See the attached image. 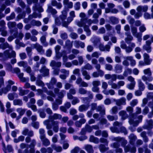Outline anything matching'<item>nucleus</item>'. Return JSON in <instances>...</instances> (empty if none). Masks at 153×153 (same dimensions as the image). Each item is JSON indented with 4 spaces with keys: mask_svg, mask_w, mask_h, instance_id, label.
<instances>
[{
    "mask_svg": "<svg viewBox=\"0 0 153 153\" xmlns=\"http://www.w3.org/2000/svg\"><path fill=\"white\" fill-rule=\"evenodd\" d=\"M7 48H9L11 51L10 52L9 50L5 51L3 53H0V60L2 61L7 60L8 58L15 57L16 56L15 52L13 51V47L12 46L10 45L7 42L0 45V48L4 50Z\"/></svg>",
    "mask_w": 153,
    "mask_h": 153,
    "instance_id": "1",
    "label": "nucleus"
},
{
    "mask_svg": "<svg viewBox=\"0 0 153 153\" xmlns=\"http://www.w3.org/2000/svg\"><path fill=\"white\" fill-rule=\"evenodd\" d=\"M62 117V116L61 114L55 113L53 115H50L48 117L49 119L44 121L43 123L44 125L46 126L47 128L49 129L52 128V126L50 124V120H59Z\"/></svg>",
    "mask_w": 153,
    "mask_h": 153,
    "instance_id": "2",
    "label": "nucleus"
},
{
    "mask_svg": "<svg viewBox=\"0 0 153 153\" xmlns=\"http://www.w3.org/2000/svg\"><path fill=\"white\" fill-rule=\"evenodd\" d=\"M36 91L38 92V94L40 95L41 98L43 99H46V95L44 93H46L47 95H50L53 97H55V95L53 91H48L46 87L43 88V90L38 89Z\"/></svg>",
    "mask_w": 153,
    "mask_h": 153,
    "instance_id": "3",
    "label": "nucleus"
},
{
    "mask_svg": "<svg viewBox=\"0 0 153 153\" xmlns=\"http://www.w3.org/2000/svg\"><path fill=\"white\" fill-rule=\"evenodd\" d=\"M22 135L25 136H27L25 138V141L26 143H30L31 140V137L34 135V132L33 130H29L27 128H24L22 132Z\"/></svg>",
    "mask_w": 153,
    "mask_h": 153,
    "instance_id": "4",
    "label": "nucleus"
},
{
    "mask_svg": "<svg viewBox=\"0 0 153 153\" xmlns=\"http://www.w3.org/2000/svg\"><path fill=\"white\" fill-rule=\"evenodd\" d=\"M76 16L74 11H71L69 13V16L67 19L66 21L62 22V26L67 28L69 24L74 20Z\"/></svg>",
    "mask_w": 153,
    "mask_h": 153,
    "instance_id": "5",
    "label": "nucleus"
},
{
    "mask_svg": "<svg viewBox=\"0 0 153 153\" xmlns=\"http://www.w3.org/2000/svg\"><path fill=\"white\" fill-rule=\"evenodd\" d=\"M108 83L111 86L112 88L116 89H119L121 87L123 86L125 84V82L123 81H120L117 83H116L112 81H108Z\"/></svg>",
    "mask_w": 153,
    "mask_h": 153,
    "instance_id": "6",
    "label": "nucleus"
},
{
    "mask_svg": "<svg viewBox=\"0 0 153 153\" xmlns=\"http://www.w3.org/2000/svg\"><path fill=\"white\" fill-rule=\"evenodd\" d=\"M142 79L145 82V84L147 85L148 89L151 90H153V85L148 83L151 82L153 80V78L151 76L147 77L144 75L142 77Z\"/></svg>",
    "mask_w": 153,
    "mask_h": 153,
    "instance_id": "7",
    "label": "nucleus"
},
{
    "mask_svg": "<svg viewBox=\"0 0 153 153\" xmlns=\"http://www.w3.org/2000/svg\"><path fill=\"white\" fill-rule=\"evenodd\" d=\"M135 112L130 115V119H129V123L130 124L134 123V120L137 117V115L140 114L141 112V109L140 107H137L135 108Z\"/></svg>",
    "mask_w": 153,
    "mask_h": 153,
    "instance_id": "8",
    "label": "nucleus"
},
{
    "mask_svg": "<svg viewBox=\"0 0 153 153\" xmlns=\"http://www.w3.org/2000/svg\"><path fill=\"white\" fill-rule=\"evenodd\" d=\"M122 123L119 122L118 121H115L113 125L114 127H111L110 128L111 131L113 133H120V131L115 126H121L122 125Z\"/></svg>",
    "mask_w": 153,
    "mask_h": 153,
    "instance_id": "9",
    "label": "nucleus"
},
{
    "mask_svg": "<svg viewBox=\"0 0 153 153\" xmlns=\"http://www.w3.org/2000/svg\"><path fill=\"white\" fill-rule=\"evenodd\" d=\"M152 42L150 40H147L146 41L145 44L143 46V50L146 51L147 53H150L152 51L151 45Z\"/></svg>",
    "mask_w": 153,
    "mask_h": 153,
    "instance_id": "10",
    "label": "nucleus"
},
{
    "mask_svg": "<svg viewBox=\"0 0 153 153\" xmlns=\"http://www.w3.org/2000/svg\"><path fill=\"white\" fill-rule=\"evenodd\" d=\"M125 152H130L131 153H135L136 151V148L133 145L131 146L130 145H128L127 146L124 147Z\"/></svg>",
    "mask_w": 153,
    "mask_h": 153,
    "instance_id": "11",
    "label": "nucleus"
},
{
    "mask_svg": "<svg viewBox=\"0 0 153 153\" xmlns=\"http://www.w3.org/2000/svg\"><path fill=\"white\" fill-rule=\"evenodd\" d=\"M143 57L145 64L147 65H150L152 61V59L150 58L149 55L145 53L143 54Z\"/></svg>",
    "mask_w": 153,
    "mask_h": 153,
    "instance_id": "12",
    "label": "nucleus"
},
{
    "mask_svg": "<svg viewBox=\"0 0 153 153\" xmlns=\"http://www.w3.org/2000/svg\"><path fill=\"white\" fill-rule=\"evenodd\" d=\"M59 89L57 88H55L54 89V93L58 94V97L60 98H62L64 96V94H65L66 91L64 90H62L59 91Z\"/></svg>",
    "mask_w": 153,
    "mask_h": 153,
    "instance_id": "13",
    "label": "nucleus"
},
{
    "mask_svg": "<svg viewBox=\"0 0 153 153\" xmlns=\"http://www.w3.org/2000/svg\"><path fill=\"white\" fill-rule=\"evenodd\" d=\"M146 124L145 125L143 128L145 129L150 130L151 129L153 126V120L152 119L147 120H146Z\"/></svg>",
    "mask_w": 153,
    "mask_h": 153,
    "instance_id": "14",
    "label": "nucleus"
},
{
    "mask_svg": "<svg viewBox=\"0 0 153 153\" xmlns=\"http://www.w3.org/2000/svg\"><path fill=\"white\" fill-rule=\"evenodd\" d=\"M33 46L40 54H42L44 53L45 51L42 46L36 43L33 45Z\"/></svg>",
    "mask_w": 153,
    "mask_h": 153,
    "instance_id": "15",
    "label": "nucleus"
},
{
    "mask_svg": "<svg viewBox=\"0 0 153 153\" xmlns=\"http://www.w3.org/2000/svg\"><path fill=\"white\" fill-rule=\"evenodd\" d=\"M112 140L117 142H120L122 146L123 147L127 143V141L125 140L124 138L119 137H114L112 139Z\"/></svg>",
    "mask_w": 153,
    "mask_h": 153,
    "instance_id": "16",
    "label": "nucleus"
},
{
    "mask_svg": "<svg viewBox=\"0 0 153 153\" xmlns=\"http://www.w3.org/2000/svg\"><path fill=\"white\" fill-rule=\"evenodd\" d=\"M57 82L56 79L54 77L51 78L49 83H47L46 84L48 88L49 89H52L53 88V85Z\"/></svg>",
    "mask_w": 153,
    "mask_h": 153,
    "instance_id": "17",
    "label": "nucleus"
},
{
    "mask_svg": "<svg viewBox=\"0 0 153 153\" xmlns=\"http://www.w3.org/2000/svg\"><path fill=\"white\" fill-rule=\"evenodd\" d=\"M117 75L116 74H105L104 77L105 79L107 80H109L110 79L112 80L111 81L113 82V81H116L117 79Z\"/></svg>",
    "mask_w": 153,
    "mask_h": 153,
    "instance_id": "18",
    "label": "nucleus"
},
{
    "mask_svg": "<svg viewBox=\"0 0 153 153\" xmlns=\"http://www.w3.org/2000/svg\"><path fill=\"white\" fill-rule=\"evenodd\" d=\"M114 100L116 102V105L118 106H120L122 105H125L126 104V99L124 97L118 100L114 99Z\"/></svg>",
    "mask_w": 153,
    "mask_h": 153,
    "instance_id": "19",
    "label": "nucleus"
},
{
    "mask_svg": "<svg viewBox=\"0 0 153 153\" xmlns=\"http://www.w3.org/2000/svg\"><path fill=\"white\" fill-rule=\"evenodd\" d=\"M62 65V63L60 62H56L54 60L51 61L50 63V66L54 69L56 68H59Z\"/></svg>",
    "mask_w": 153,
    "mask_h": 153,
    "instance_id": "20",
    "label": "nucleus"
},
{
    "mask_svg": "<svg viewBox=\"0 0 153 153\" xmlns=\"http://www.w3.org/2000/svg\"><path fill=\"white\" fill-rule=\"evenodd\" d=\"M148 9V7L147 5L144 6L140 5L137 8V10L138 12H146Z\"/></svg>",
    "mask_w": 153,
    "mask_h": 153,
    "instance_id": "21",
    "label": "nucleus"
},
{
    "mask_svg": "<svg viewBox=\"0 0 153 153\" xmlns=\"http://www.w3.org/2000/svg\"><path fill=\"white\" fill-rule=\"evenodd\" d=\"M59 122L57 121H52V125H51L52 127H53V131L56 133L57 132L59 131Z\"/></svg>",
    "mask_w": 153,
    "mask_h": 153,
    "instance_id": "22",
    "label": "nucleus"
},
{
    "mask_svg": "<svg viewBox=\"0 0 153 153\" xmlns=\"http://www.w3.org/2000/svg\"><path fill=\"white\" fill-rule=\"evenodd\" d=\"M125 34L126 36V37L125 38V40L126 43L129 44L130 42L133 40V37L131 35L130 32H126Z\"/></svg>",
    "mask_w": 153,
    "mask_h": 153,
    "instance_id": "23",
    "label": "nucleus"
},
{
    "mask_svg": "<svg viewBox=\"0 0 153 153\" xmlns=\"http://www.w3.org/2000/svg\"><path fill=\"white\" fill-rule=\"evenodd\" d=\"M63 4L64 6L68 8L71 9L73 7V3L70 1L69 0H63Z\"/></svg>",
    "mask_w": 153,
    "mask_h": 153,
    "instance_id": "24",
    "label": "nucleus"
},
{
    "mask_svg": "<svg viewBox=\"0 0 153 153\" xmlns=\"http://www.w3.org/2000/svg\"><path fill=\"white\" fill-rule=\"evenodd\" d=\"M123 67L122 65L119 64H116L114 67V71L115 73L120 74L123 71Z\"/></svg>",
    "mask_w": 153,
    "mask_h": 153,
    "instance_id": "25",
    "label": "nucleus"
},
{
    "mask_svg": "<svg viewBox=\"0 0 153 153\" xmlns=\"http://www.w3.org/2000/svg\"><path fill=\"white\" fill-rule=\"evenodd\" d=\"M148 106L151 108V111L148 115V117L150 118L153 117V102H149L148 104Z\"/></svg>",
    "mask_w": 153,
    "mask_h": 153,
    "instance_id": "26",
    "label": "nucleus"
},
{
    "mask_svg": "<svg viewBox=\"0 0 153 153\" xmlns=\"http://www.w3.org/2000/svg\"><path fill=\"white\" fill-rule=\"evenodd\" d=\"M119 115L121 117L123 120H125L128 117V115L125 111L122 110L119 113Z\"/></svg>",
    "mask_w": 153,
    "mask_h": 153,
    "instance_id": "27",
    "label": "nucleus"
},
{
    "mask_svg": "<svg viewBox=\"0 0 153 153\" xmlns=\"http://www.w3.org/2000/svg\"><path fill=\"white\" fill-rule=\"evenodd\" d=\"M129 46L127 47L126 51H127V53H129L132 51L133 49L136 46L135 43L133 42H130L128 44Z\"/></svg>",
    "mask_w": 153,
    "mask_h": 153,
    "instance_id": "28",
    "label": "nucleus"
},
{
    "mask_svg": "<svg viewBox=\"0 0 153 153\" xmlns=\"http://www.w3.org/2000/svg\"><path fill=\"white\" fill-rule=\"evenodd\" d=\"M51 4L53 6L56 7L58 9H60L62 7V4L59 2H58L55 0H53L51 1Z\"/></svg>",
    "mask_w": 153,
    "mask_h": 153,
    "instance_id": "29",
    "label": "nucleus"
},
{
    "mask_svg": "<svg viewBox=\"0 0 153 153\" xmlns=\"http://www.w3.org/2000/svg\"><path fill=\"white\" fill-rule=\"evenodd\" d=\"M40 73L43 74L44 76L48 75L49 74V69L46 68L45 66H43L40 70Z\"/></svg>",
    "mask_w": 153,
    "mask_h": 153,
    "instance_id": "30",
    "label": "nucleus"
},
{
    "mask_svg": "<svg viewBox=\"0 0 153 153\" xmlns=\"http://www.w3.org/2000/svg\"><path fill=\"white\" fill-rule=\"evenodd\" d=\"M42 142L43 145L47 146L50 144V142L49 140L46 138V136L40 138Z\"/></svg>",
    "mask_w": 153,
    "mask_h": 153,
    "instance_id": "31",
    "label": "nucleus"
},
{
    "mask_svg": "<svg viewBox=\"0 0 153 153\" xmlns=\"http://www.w3.org/2000/svg\"><path fill=\"white\" fill-rule=\"evenodd\" d=\"M84 149L88 153H93L94 150L91 145L89 144L85 145L84 146Z\"/></svg>",
    "mask_w": 153,
    "mask_h": 153,
    "instance_id": "32",
    "label": "nucleus"
},
{
    "mask_svg": "<svg viewBox=\"0 0 153 153\" xmlns=\"http://www.w3.org/2000/svg\"><path fill=\"white\" fill-rule=\"evenodd\" d=\"M18 90L19 91V95L21 96H23L27 94L29 92L28 90H24L20 87L19 88Z\"/></svg>",
    "mask_w": 153,
    "mask_h": 153,
    "instance_id": "33",
    "label": "nucleus"
},
{
    "mask_svg": "<svg viewBox=\"0 0 153 153\" xmlns=\"http://www.w3.org/2000/svg\"><path fill=\"white\" fill-rule=\"evenodd\" d=\"M41 43L44 47H47L48 45V44L46 41V37L45 36H42L40 39Z\"/></svg>",
    "mask_w": 153,
    "mask_h": 153,
    "instance_id": "34",
    "label": "nucleus"
},
{
    "mask_svg": "<svg viewBox=\"0 0 153 153\" xmlns=\"http://www.w3.org/2000/svg\"><path fill=\"white\" fill-rule=\"evenodd\" d=\"M143 117V116L142 115H140L137 117V118L138 120H137V117L134 119V123L133 124H131L132 125L134 126H136L139 122H141Z\"/></svg>",
    "mask_w": 153,
    "mask_h": 153,
    "instance_id": "35",
    "label": "nucleus"
},
{
    "mask_svg": "<svg viewBox=\"0 0 153 153\" xmlns=\"http://www.w3.org/2000/svg\"><path fill=\"white\" fill-rule=\"evenodd\" d=\"M3 150L4 153H7V152H10L13 151V149L12 146L11 145H7V147H5L4 145H3Z\"/></svg>",
    "mask_w": 153,
    "mask_h": 153,
    "instance_id": "36",
    "label": "nucleus"
},
{
    "mask_svg": "<svg viewBox=\"0 0 153 153\" xmlns=\"http://www.w3.org/2000/svg\"><path fill=\"white\" fill-rule=\"evenodd\" d=\"M81 71L82 75L84 76V79L87 80L90 79L91 77L87 71L85 70H82Z\"/></svg>",
    "mask_w": 153,
    "mask_h": 153,
    "instance_id": "37",
    "label": "nucleus"
},
{
    "mask_svg": "<svg viewBox=\"0 0 153 153\" xmlns=\"http://www.w3.org/2000/svg\"><path fill=\"white\" fill-rule=\"evenodd\" d=\"M88 108V105L82 104L79 106L78 110L80 112H82L87 110Z\"/></svg>",
    "mask_w": 153,
    "mask_h": 153,
    "instance_id": "38",
    "label": "nucleus"
},
{
    "mask_svg": "<svg viewBox=\"0 0 153 153\" xmlns=\"http://www.w3.org/2000/svg\"><path fill=\"white\" fill-rule=\"evenodd\" d=\"M47 12L48 13H51L52 15H54L57 13V11L55 9L53 8L51 6H49L47 10Z\"/></svg>",
    "mask_w": 153,
    "mask_h": 153,
    "instance_id": "39",
    "label": "nucleus"
},
{
    "mask_svg": "<svg viewBox=\"0 0 153 153\" xmlns=\"http://www.w3.org/2000/svg\"><path fill=\"white\" fill-rule=\"evenodd\" d=\"M129 138L130 139V142L131 145H133L135 140L137 139V137L134 134H131L129 136Z\"/></svg>",
    "mask_w": 153,
    "mask_h": 153,
    "instance_id": "40",
    "label": "nucleus"
},
{
    "mask_svg": "<svg viewBox=\"0 0 153 153\" xmlns=\"http://www.w3.org/2000/svg\"><path fill=\"white\" fill-rule=\"evenodd\" d=\"M89 140L90 142H93L95 143H98L99 142V139L97 137L93 135H91L89 138Z\"/></svg>",
    "mask_w": 153,
    "mask_h": 153,
    "instance_id": "41",
    "label": "nucleus"
},
{
    "mask_svg": "<svg viewBox=\"0 0 153 153\" xmlns=\"http://www.w3.org/2000/svg\"><path fill=\"white\" fill-rule=\"evenodd\" d=\"M93 68V67L89 63H87L81 68V70H84V69H85L90 70H92Z\"/></svg>",
    "mask_w": 153,
    "mask_h": 153,
    "instance_id": "42",
    "label": "nucleus"
},
{
    "mask_svg": "<svg viewBox=\"0 0 153 153\" xmlns=\"http://www.w3.org/2000/svg\"><path fill=\"white\" fill-rule=\"evenodd\" d=\"M13 104L15 105H17L19 106H22L23 105V103L22 100L17 99L13 100Z\"/></svg>",
    "mask_w": 153,
    "mask_h": 153,
    "instance_id": "43",
    "label": "nucleus"
},
{
    "mask_svg": "<svg viewBox=\"0 0 153 153\" xmlns=\"http://www.w3.org/2000/svg\"><path fill=\"white\" fill-rule=\"evenodd\" d=\"M62 14L60 16V17L62 21V22L65 21V20L66 18L67 13L65 10H63L62 12Z\"/></svg>",
    "mask_w": 153,
    "mask_h": 153,
    "instance_id": "44",
    "label": "nucleus"
},
{
    "mask_svg": "<svg viewBox=\"0 0 153 153\" xmlns=\"http://www.w3.org/2000/svg\"><path fill=\"white\" fill-rule=\"evenodd\" d=\"M138 84L139 89L141 91H143L145 89V86L141 79L138 80Z\"/></svg>",
    "mask_w": 153,
    "mask_h": 153,
    "instance_id": "45",
    "label": "nucleus"
},
{
    "mask_svg": "<svg viewBox=\"0 0 153 153\" xmlns=\"http://www.w3.org/2000/svg\"><path fill=\"white\" fill-rule=\"evenodd\" d=\"M109 19L111 23L113 25L117 24L119 22L118 19L114 16L109 17Z\"/></svg>",
    "mask_w": 153,
    "mask_h": 153,
    "instance_id": "46",
    "label": "nucleus"
},
{
    "mask_svg": "<svg viewBox=\"0 0 153 153\" xmlns=\"http://www.w3.org/2000/svg\"><path fill=\"white\" fill-rule=\"evenodd\" d=\"M10 90L9 88L7 86L5 87L0 89V95H1L3 94H6Z\"/></svg>",
    "mask_w": 153,
    "mask_h": 153,
    "instance_id": "47",
    "label": "nucleus"
},
{
    "mask_svg": "<svg viewBox=\"0 0 153 153\" xmlns=\"http://www.w3.org/2000/svg\"><path fill=\"white\" fill-rule=\"evenodd\" d=\"M103 92L106 95L110 94L111 95H114L115 93V91L112 89H111L108 91H103Z\"/></svg>",
    "mask_w": 153,
    "mask_h": 153,
    "instance_id": "48",
    "label": "nucleus"
},
{
    "mask_svg": "<svg viewBox=\"0 0 153 153\" xmlns=\"http://www.w3.org/2000/svg\"><path fill=\"white\" fill-rule=\"evenodd\" d=\"M14 97H15L16 98L18 97V94L16 93H10L8 95V98L10 100H13L14 98Z\"/></svg>",
    "mask_w": 153,
    "mask_h": 153,
    "instance_id": "49",
    "label": "nucleus"
},
{
    "mask_svg": "<svg viewBox=\"0 0 153 153\" xmlns=\"http://www.w3.org/2000/svg\"><path fill=\"white\" fill-rule=\"evenodd\" d=\"M107 118L108 120L109 121H113L117 120L118 119L117 116H113L110 115H108L107 116Z\"/></svg>",
    "mask_w": 153,
    "mask_h": 153,
    "instance_id": "50",
    "label": "nucleus"
},
{
    "mask_svg": "<svg viewBox=\"0 0 153 153\" xmlns=\"http://www.w3.org/2000/svg\"><path fill=\"white\" fill-rule=\"evenodd\" d=\"M16 111L19 114L20 116H22L25 114L26 110L22 108H18L16 109Z\"/></svg>",
    "mask_w": 153,
    "mask_h": 153,
    "instance_id": "51",
    "label": "nucleus"
},
{
    "mask_svg": "<svg viewBox=\"0 0 153 153\" xmlns=\"http://www.w3.org/2000/svg\"><path fill=\"white\" fill-rule=\"evenodd\" d=\"M31 24L33 26H36L38 27L42 25V23L40 21L35 20H33L31 22Z\"/></svg>",
    "mask_w": 153,
    "mask_h": 153,
    "instance_id": "52",
    "label": "nucleus"
},
{
    "mask_svg": "<svg viewBox=\"0 0 153 153\" xmlns=\"http://www.w3.org/2000/svg\"><path fill=\"white\" fill-rule=\"evenodd\" d=\"M100 150L101 152L103 153L108 149V148L105 147L103 144H100L99 147Z\"/></svg>",
    "mask_w": 153,
    "mask_h": 153,
    "instance_id": "53",
    "label": "nucleus"
},
{
    "mask_svg": "<svg viewBox=\"0 0 153 153\" xmlns=\"http://www.w3.org/2000/svg\"><path fill=\"white\" fill-rule=\"evenodd\" d=\"M83 27L84 31L86 32L87 35V36H90L91 34V32L89 26L86 25L85 24Z\"/></svg>",
    "mask_w": 153,
    "mask_h": 153,
    "instance_id": "54",
    "label": "nucleus"
},
{
    "mask_svg": "<svg viewBox=\"0 0 153 153\" xmlns=\"http://www.w3.org/2000/svg\"><path fill=\"white\" fill-rule=\"evenodd\" d=\"M151 38V41L153 43V36L151 34H146L144 35L143 37V39L144 41H147L150 38Z\"/></svg>",
    "mask_w": 153,
    "mask_h": 153,
    "instance_id": "55",
    "label": "nucleus"
},
{
    "mask_svg": "<svg viewBox=\"0 0 153 153\" xmlns=\"http://www.w3.org/2000/svg\"><path fill=\"white\" fill-rule=\"evenodd\" d=\"M30 143L29 145L30 148H33L34 149V147L36 144V141L35 139H31L30 142Z\"/></svg>",
    "mask_w": 153,
    "mask_h": 153,
    "instance_id": "56",
    "label": "nucleus"
},
{
    "mask_svg": "<svg viewBox=\"0 0 153 153\" xmlns=\"http://www.w3.org/2000/svg\"><path fill=\"white\" fill-rule=\"evenodd\" d=\"M17 64L20 67L22 66L25 68H26L28 66L27 63L26 62L21 61L18 62Z\"/></svg>",
    "mask_w": 153,
    "mask_h": 153,
    "instance_id": "57",
    "label": "nucleus"
},
{
    "mask_svg": "<svg viewBox=\"0 0 153 153\" xmlns=\"http://www.w3.org/2000/svg\"><path fill=\"white\" fill-rule=\"evenodd\" d=\"M88 91L82 88H79L78 89V92L81 94H87Z\"/></svg>",
    "mask_w": 153,
    "mask_h": 153,
    "instance_id": "58",
    "label": "nucleus"
},
{
    "mask_svg": "<svg viewBox=\"0 0 153 153\" xmlns=\"http://www.w3.org/2000/svg\"><path fill=\"white\" fill-rule=\"evenodd\" d=\"M39 132L40 134V138H42L45 137V131L44 129L41 128L39 130Z\"/></svg>",
    "mask_w": 153,
    "mask_h": 153,
    "instance_id": "59",
    "label": "nucleus"
},
{
    "mask_svg": "<svg viewBox=\"0 0 153 153\" xmlns=\"http://www.w3.org/2000/svg\"><path fill=\"white\" fill-rule=\"evenodd\" d=\"M52 147L57 152H60L62 151V148L61 146H56L55 145H52Z\"/></svg>",
    "mask_w": 153,
    "mask_h": 153,
    "instance_id": "60",
    "label": "nucleus"
},
{
    "mask_svg": "<svg viewBox=\"0 0 153 153\" xmlns=\"http://www.w3.org/2000/svg\"><path fill=\"white\" fill-rule=\"evenodd\" d=\"M131 32L133 35L134 36L139 33H137V28L134 26L131 27Z\"/></svg>",
    "mask_w": 153,
    "mask_h": 153,
    "instance_id": "61",
    "label": "nucleus"
},
{
    "mask_svg": "<svg viewBox=\"0 0 153 153\" xmlns=\"http://www.w3.org/2000/svg\"><path fill=\"white\" fill-rule=\"evenodd\" d=\"M73 42H71L69 40H67L65 42V46L68 48H71L73 46Z\"/></svg>",
    "mask_w": 153,
    "mask_h": 153,
    "instance_id": "62",
    "label": "nucleus"
},
{
    "mask_svg": "<svg viewBox=\"0 0 153 153\" xmlns=\"http://www.w3.org/2000/svg\"><path fill=\"white\" fill-rule=\"evenodd\" d=\"M79 102L80 100L77 97H74L71 101V103L72 105H75L76 104L79 103Z\"/></svg>",
    "mask_w": 153,
    "mask_h": 153,
    "instance_id": "63",
    "label": "nucleus"
},
{
    "mask_svg": "<svg viewBox=\"0 0 153 153\" xmlns=\"http://www.w3.org/2000/svg\"><path fill=\"white\" fill-rule=\"evenodd\" d=\"M111 114H116L118 112V108L117 106L113 107L110 110Z\"/></svg>",
    "mask_w": 153,
    "mask_h": 153,
    "instance_id": "64",
    "label": "nucleus"
}]
</instances>
